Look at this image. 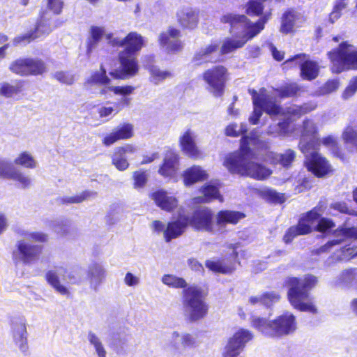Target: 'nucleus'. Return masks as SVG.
<instances>
[{"mask_svg": "<svg viewBox=\"0 0 357 357\" xmlns=\"http://www.w3.org/2000/svg\"><path fill=\"white\" fill-rule=\"evenodd\" d=\"M46 71L45 63L38 59H28V75H42Z\"/></svg>", "mask_w": 357, "mask_h": 357, "instance_id": "nucleus-47", "label": "nucleus"}, {"mask_svg": "<svg viewBox=\"0 0 357 357\" xmlns=\"http://www.w3.org/2000/svg\"><path fill=\"white\" fill-rule=\"evenodd\" d=\"M250 93L252 96L254 111L249 118V121L252 124H257L259 122L262 111H264L271 117L280 116L284 121H291L317 107L314 102H307L301 106L291 105L283 110L275 102L273 98L267 93L265 89H260L259 93L254 89L250 90Z\"/></svg>", "mask_w": 357, "mask_h": 357, "instance_id": "nucleus-3", "label": "nucleus"}, {"mask_svg": "<svg viewBox=\"0 0 357 357\" xmlns=\"http://www.w3.org/2000/svg\"><path fill=\"white\" fill-rule=\"evenodd\" d=\"M345 144L351 149V151H357V127L348 126L342 134Z\"/></svg>", "mask_w": 357, "mask_h": 357, "instance_id": "nucleus-41", "label": "nucleus"}, {"mask_svg": "<svg viewBox=\"0 0 357 357\" xmlns=\"http://www.w3.org/2000/svg\"><path fill=\"white\" fill-rule=\"evenodd\" d=\"M335 223L330 219L322 218L316 223L315 230L319 232H325L335 227Z\"/></svg>", "mask_w": 357, "mask_h": 357, "instance_id": "nucleus-58", "label": "nucleus"}, {"mask_svg": "<svg viewBox=\"0 0 357 357\" xmlns=\"http://www.w3.org/2000/svg\"><path fill=\"white\" fill-rule=\"evenodd\" d=\"M317 277L307 275L303 278H289L286 280V285L289 290L287 293L288 300L291 305L300 311L317 312V308L314 305L309 291L317 284Z\"/></svg>", "mask_w": 357, "mask_h": 357, "instance_id": "nucleus-5", "label": "nucleus"}, {"mask_svg": "<svg viewBox=\"0 0 357 357\" xmlns=\"http://www.w3.org/2000/svg\"><path fill=\"white\" fill-rule=\"evenodd\" d=\"M263 7L257 0H250L247 7V14L251 16L262 15L261 19L252 23L243 15L233 13L224 15L221 18L222 23H229L231 25V33L234 36L226 38L222 42L220 47L221 55L231 53L237 49L241 48L246 42L259 34L264 28V24L270 19V11L262 12Z\"/></svg>", "mask_w": 357, "mask_h": 357, "instance_id": "nucleus-1", "label": "nucleus"}, {"mask_svg": "<svg viewBox=\"0 0 357 357\" xmlns=\"http://www.w3.org/2000/svg\"><path fill=\"white\" fill-rule=\"evenodd\" d=\"M213 219V214L211 210L202 208L194 213L192 220H189V225L197 230L213 234L216 229Z\"/></svg>", "mask_w": 357, "mask_h": 357, "instance_id": "nucleus-16", "label": "nucleus"}, {"mask_svg": "<svg viewBox=\"0 0 357 357\" xmlns=\"http://www.w3.org/2000/svg\"><path fill=\"white\" fill-rule=\"evenodd\" d=\"M333 73H340L347 69H357V47L342 43L338 49L328 53Z\"/></svg>", "mask_w": 357, "mask_h": 357, "instance_id": "nucleus-9", "label": "nucleus"}, {"mask_svg": "<svg viewBox=\"0 0 357 357\" xmlns=\"http://www.w3.org/2000/svg\"><path fill=\"white\" fill-rule=\"evenodd\" d=\"M161 281L164 284L176 289L184 288L187 284L184 279L172 274L164 275L161 278Z\"/></svg>", "mask_w": 357, "mask_h": 357, "instance_id": "nucleus-48", "label": "nucleus"}, {"mask_svg": "<svg viewBox=\"0 0 357 357\" xmlns=\"http://www.w3.org/2000/svg\"><path fill=\"white\" fill-rule=\"evenodd\" d=\"M317 135V127L314 122L308 119L304 121L299 144V148L302 153H306L308 148L319 145Z\"/></svg>", "mask_w": 357, "mask_h": 357, "instance_id": "nucleus-21", "label": "nucleus"}, {"mask_svg": "<svg viewBox=\"0 0 357 357\" xmlns=\"http://www.w3.org/2000/svg\"><path fill=\"white\" fill-rule=\"evenodd\" d=\"M176 17L181 26L191 29L197 26L199 21L198 13L190 7L179 8L176 13Z\"/></svg>", "mask_w": 357, "mask_h": 357, "instance_id": "nucleus-28", "label": "nucleus"}, {"mask_svg": "<svg viewBox=\"0 0 357 357\" xmlns=\"http://www.w3.org/2000/svg\"><path fill=\"white\" fill-rule=\"evenodd\" d=\"M295 157V151L291 149H287L282 154L270 153L267 156V160L272 164H280L283 167H287L294 160Z\"/></svg>", "mask_w": 357, "mask_h": 357, "instance_id": "nucleus-35", "label": "nucleus"}, {"mask_svg": "<svg viewBox=\"0 0 357 357\" xmlns=\"http://www.w3.org/2000/svg\"><path fill=\"white\" fill-rule=\"evenodd\" d=\"M97 197V192L86 190L73 196H66L62 199L64 204H79L84 201L91 200Z\"/></svg>", "mask_w": 357, "mask_h": 357, "instance_id": "nucleus-40", "label": "nucleus"}, {"mask_svg": "<svg viewBox=\"0 0 357 357\" xmlns=\"http://www.w3.org/2000/svg\"><path fill=\"white\" fill-rule=\"evenodd\" d=\"M90 37L86 41V53L91 54L102 36L105 34L104 26H91L89 31Z\"/></svg>", "mask_w": 357, "mask_h": 357, "instance_id": "nucleus-37", "label": "nucleus"}, {"mask_svg": "<svg viewBox=\"0 0 357 357\" xmlns=\"http://www.w3.org/2000/svg\"><path fill=\"white\" fill-rule=\"evenodd\" d=\"M149 70L151 75V81L155 84L171 76L170 72L160 70L156 66H151Z\"/></svg>", "mask_w": 357, "mask_h": 357, "instance_id": "nucleus-52", "label": "nucleus"}, {"mask_svg": "<svg viewBox=\"0 0 357 357\" xmlns=\"http://www.w3.org/2000/svg\"><path fill=\"white\" fill-rule=\"evenodd\" d=\"M105 270L102 265L93 264L91 265L87 271V278L91 289L97 291L105 278Z\"/></svg>", "mask_w": 357, "mask_h": 357, "instance_id": "nucleus-31", "label": "nucleus"}, {"mask_svg": "<svg viewBox=\"0 0 357 357\" xmlns=\"http://www.w3.org/2000/svg\"><path fill=\"white\" fill-rule=\"evenodd\" d=\"M299 90L298 86L296 83H292L281 87L277 91L280 97L288 98L296 95Z\"/></svg>", "mask_w": 357, "mask_h": 357, "instance_id": "nucleus-54", "label": "nucleus"}, {"mask_svg": "<svg viewBox=\"0 0 357 357\" xmlns=\"http://www.w3.org/2000/svg\"><path fill=\"white\" fill-rule=\"evenodd\" d=\"M203 79L208 84V90L215 97L224 93L225 85L228 79L227 70L222 66H217L206 70Z\"/></svg>", "mask_w": 357, "mask_h": 357, "instance_id": "nucleus-13", "label": "nucleus"}, {"mask_svg": "<svg viewBox=\"0 0 357 357\" xmlns=\"http://www.w3.org/2000/svg\"><path fill=\"white\" fill-rule=\"evenodd\" d=\"M205 266L214 273L222 274H230L236 269L234 263L225 259L212 258L208 259L205 262Z\"/></svg>", "mask_w": 357, "mask_h": 357, "instance_id": "nucleus-30", "label": "nucleus"}, {"mask_svg": "<svg viewBox=\"0 0 357 357\" xmlns=\"http://www.w3.org/2000/svg\"><path fill=\"white\" fill-rule=\"evenodd\" d=\"M339 87V82L335 79L328 81L319 90L318 95L324 96L336 91Z\"/></svg>", "mask_w": 357, "mask_h": 357, "instance_id": "nucleus-57", "label": "nucleus"}, {"mask_svg": "<svg viewBox=\"0 0 357 357\" xmlns=\"http://www.w3.org/2000/svg\"><path fill=\"white\" fill-rule=\"evenodd\" d=\"M120 101L118 103H115L116 107L112 106L102 107L99 109V115L100 117H108L111 116L113 113L114 114H117L121 109V106L126 107V105H122L119 104Z\"/></svg>", "mask_w": 357, "mask_h": 357, "instance_id": "nucleus-59", "label": "nucleus"}, {"mask_svg": "<svg viewBox=\"0 0 357 357\" xmlns=\"http://www.w3.org/2000/svg\"><path fill=\"white\" fill-rule=\"evenodd\" d=\"M112 339L111 347L114 348L116 353L121 354L125 352L128 342V335L124 331H117L114 333Z\"/></svg>", "mask_w": 357, "mask_h": 357, "instance_id": "nucleus-39", "label": "nucleus"}, {"mask_svg": "<svg viewBox=\"0 0 357 357\" xmlns=\"http://www.w3.org/2000/svg\"><path fill=\"white\" fill-rule=\"evenodd\" d=\"M47 6L54 13L59 14L63 8V1L61 0H47Z\"/></svg>", "mask_w": 357, "mask_h": 357, "instance_id": "nucleus-64", "label": "nucleus"}, {"mask_svg": "<svg viewBox=\"0 0 357 357\" xmlns=\"http://www.w3.org/2000/svg\"><path fill=\"white\" fill-rule=\"evenodd\" d=\"M90 84H99L100 89L99 94L105 98H110L112 93L121 96L120 105L129 106L132 98L128 96L133 93L135 88L130 85L114 86L111 84L110 79L106 75V70L101 67L100 71L94 73L87 80Z\"/></svg>", "mask_w": 357, "mask_h": 357, "instance_id": "nucleus-7", "label": "nucleus"}, {"mask_svg": "<svg viewBox=\"0 0 357 357\" xmlns=\"http://www.w3.org/2000/svg\"><path fill=\"white\" fill-rule=\"evenodd\" d=\"M17 250L14 252V256L19 257L25 264H29L36 260L41 252V248L37 245H31L24 241L17 243Z\"/></svg>", "mask_w": 357, "mask_h": 357, "instance_id": "nucleus-23", "label": "nucleus"}, {"mask_svg": "<svg viewBox=\"0 0 357 357\" xmlns=\"http://www.w3.org/2000/svg\"><path fill=\"white\" fill-rule=\"evenodd\" d=\"M295 63L300 66L301 77L307 80H312L317 77L319 67L316 62L310 60L305 54L296 55L291 59L287 61L284 64Z\"/></svg>", "mask_w": 357, "mask_h": 357, "instance_id": "nucleus-20", "label": "nucleus"}, {"mask_svg": "<svg viewBox=\"0 0 357 357\" xmlns=\"http://www.w3.org/2000/svg\"><path fill=\"white\" fill-rule=\"evenodd\" d=\"M183 183L186 187L208 178V174L202 167L193 165L186 169L182 174Z\"/></svg>", "mask_w": 357, "mask_h": 357, "instance_id": "nucleus-27", "label": "nucleus"}, {"mask_svg": "<svg viewBox=\"0 0 357 357\" xmlns=\"http://www.w3.org/2000/svg\"><path fill=\"white\" fill-rule=\"evenodd\" d=\"M189 225V219L181 214L179 212L176 220L169 222L168 224L160 220H154L151 225V228L153 232L158 234H162L166 242L180 236Z\"/></svg>", "mask_w": 357, "mask_h": 357, "instance_id": "nucleus-11", "label": "nucleus"}, {"mask_svg": "<svg viewBox=\"0 0 357 357\" xmlns=\"http://www.w3.org/2000/svg\"><path fill=\"white\" fill-rule=\"evenodd\" d=\"M245 215L238 211H220L216 215V225L222 229L227 224L236 225L238 221L243 219Z\"/></svg>", "mask_w": 357, "mask_h": 357, "instance_id": "nucleus-32", "label": "nucleus"}, {"mask_svg": "<svg viewBox=\"0 0 357 357\" xmlns=\"http://www.w3.org/2000/svg\"><path fill=\"white\" fill-rule=\"evenodd\" d=\"M179 29L169 26L167 30L162 31L159 36L160 46L168 52L179 51L183 47Z\"/></svg>", "mask_w": 357, "mask_h": 357, "instance_id": "nucleus-18", "label": "nucleus"}, {"mask_svg": "<svg viewBox=\"0 0 357 357\" xmlns=\"http://www.w3.org/2000/svg\"><path fill=\"white\" fill-rule=\"evenodd\" d=\"M323 213L321 207H314L310 211L304 213L299 219L296 226L291 227L284 236L286 243H290L296 236L305 235L315 230L316 223Z\"/></svg>", "mask_w": 357, "mask_h": 357, "instance_id": "nucleus-10", "label": "nucleus"}, {"mask_svg": "<svg viewBox=\"0 0 357 357\" xmlns=\"http://www.w3.org/2000/svg\"><path fill=\"white\" fill-rule=\"evenodd\" d=\"M179 166L178 155L169 150L165 155L162 165L160 167L158 172L164 177L173 178L176 175Z\"/></svg>", "mask_w": 357, "mask_h": 357, "instance_id": "nucleus-26", "label": "nucleus"}, {"mask_svg": "<svg viewBox=\"0 0 357 357\" xmlns=\"http://www.w3.org/2000/svg\"><path fill=\"white\" fill-rule=\"evenodd\" d=\"M258 141L255 133H252L250 137H243L240 150L227 155L224 161V166L231 173L257 180L266 179L272 174L271 170L252 160L253 153L250 146L256 145Z\"/></svg>", "mask_w": 357, "mask_h": 357, "instance_id": "nucleus-2", "label": "nucleus"}, {"mask_svg": "<svg viewBox=\"0 0 357 357\" xmlns=\"http://www.w3.org/2000/svg\"><path fill=\"white\" fill-rule=\"evenodd\" d=\"M242 350L239 345H237L234 341L229 339L225 347L222 357H237Z\"/></svg>", "mask_w": 357, "mask_h": 357, "instance_id": "nucleus-51", "label": "nucleus"}, {"mask_svg": "<svg viewBox=\"0 0 357 357\" xmlns=\"http://www.w3.org/2000/svg\"><path fill=\"white\" fill-rule=\"evenodd\" d=\"M252 326L266 336L279 337L288 335L297 329L296 317L290 312H285L273 321L253 317Z\"/></svg>", "mask_w": 357, "mask_h": 357, "instance_id": "nucleus-6", "label": "nucleus"}, {"mask_svg": "<svg viewBox=\"0 0 357 357\" xmlns=\"http://www.w3.org/2000/svg\"><path fill=\"white\" fill-rule=\"evenodd\" d=\"M357 91V77L353 78L349 86L346 88L342 93V98L345 100L351 97Z\"/></svg>", "mask_w": 357, "mask_h": 357, "instance_id": "nucleus-62", "label": "nucleus"}, {"mask_svg": "<svg viewBox=\"0 0 357 357\" xmlns=\"http://www.w3.org/2000/svg\"><path fill=\"white\" fill-rule=\"evenodd\" d=\"M138 148L132 144H125L116 147L112 154V164L119 171L123 172L130 167L129 160L134 158Z\"/></svg>", "mask_w": 357, "mask_h": 357, "instance_id": "nucleus-15", "label": "nucleus"}, {"mask_svg": "<svg viewBox=\"0 0 357 357\" xmlns=\"http://www.w3.org/2000/svg\"><path fill=\"white\" fill-rule=\"evenodd\" d=\"M262 305L271 306L280 299L279 294L275 291L266 292L261 294Z\"/></svg>", "mask_w": 357, "mask_h": 357, "instance_id": "nucleus-56", "label": "nucleus"}, {"mask_svg": "<svg viewBox=\"0 0 357 357\" xmlns=\"http://www.w3.org/2000/svg\"><path fill=\"white\" fill-rule=\"evenodd\" d=\"M334 234L337 238L329 241L324 245L321 246L318 250V253L330 251L336 245H340L343 243L349 236L348 231L346 229L337 230L335 231Z\"/></svg>", "mask_w": 357, "mask_h": 357, "instance_id": "nucleus-42", "label": "nucleus"}, {"mask_svg": "<svg viewBox=\"0 0 357 357\" xmlns=\"http://www.w3.org/2000/svg\"><path fill=\"white\" fill-rule=\"evenodd\" d=\"M317 146L308 148L305 155V165L307 169L318 177H322L332 171L331 166L325 158L317 152Z\"/></svg>", "mask_w": 357, "mask_h": 357, "instance_id": "nucleus-14", "label": "nucleus"}, {"mask_svg": "<svg viewBox=\"0 0 357 357\" xmlns=\"http://www.w3.org/2000/svg\"><path fill=\"white\" fill-rule=\"evenodd\" d=\"M22 84L20 82L13 84L2 82L0 84V96L6 98H12L22 91Z\"/></svg>", "mask_w": 357, "mask_h": 357, "instance_id": "nucleus-44", "label": "nucleus"}, {"mask_svg": "<svg viewBox=\"0 0 357 357\" xmlns=\"http://www.w3.org/2000/svg\"><path fill=\"white\" fill-rule=\"evenodd\" d=\"M220 51L219 43L212 42L211 43L202 47L195 55L194 62L197 65H200L205 62H211L216 61L218 57L215 56Z\"/></svg>", "mask_w": 357, "mask_h": 357, "instance_id": "nucleus-29", "label": "nucleus"}, {"mask_svg": "<svg viewBox=\"0 0 357 357\" xmlns=\"http://www.w3.org/2000/svg\"><path fill=\"white\" fill-rule=\"evenodd\" d=\"M247 131V126L245 124H241L240 128L238 129L236 124L232 123L227 126L225 128V135L231 137H236L241 134H243Z\"/></svg>", "mask_w": 357, "mask_h": 357, "instance_id": "nucleus-55", "label": "nucleus"}, {"mask_svg": "<svg viewBox=\"0 0 357 357\" xmlns=\"http://www.w3.org/2000/svg\"><path fill=\"white\" fill-rule=\"evenodd\" d=\"M13 341L22 352L28 349L27 331L26 323L23 319L15 320L12 323Z\"/></svg>", "mask_w": 357, "mask_h": 357, "instance_id": "nucleus-25", "label": "nucleus"}, {"mask_svg": "<svg viewBox=\"0 0 357 357\" xmlns=\"http://www.w3.org/2000/svg\"><path fill=\"white\" fill-rule=\"evenodd\" d=\"M151 198L158 207L167 212L173 211L178 206V199L171 193L163 190L152 193Z\"/></svg>", "mask_w": 357, "mask_h": 357, "instance_id": "nucleus-24", "label": "nucleus"}, {"mask_svg": "<svg viewBox=\"0 0 357 357\" xmlns=\"http://www.w3.org/2000/svg\"><path fill=\"white\" fill-rule=\"evenodd\" d=\"M15 165L29 169H33L37 166L34 157L28 151L20 153L14 161Z\"/></svg>", "mask_w": 357, "mask_h": 357, "instance_id": "nucleus-46", "label": "nucleus"}, {"mask_svg": "<svg viewBox=\"0 0 357 357\" xmlns=\"http://www.w3.org/2000/svg\"><path fill=\"white\" fill-rule=\"evenodd\" d=\"M123 282L128 287H135L140 284V278L130 272H128L124 277Z\"/></svg>", "mask_w": 357, "mask_h": 357, "instance_id": "nucleus-61", "label": "nucleus"}, {"mask_svg": "<svg viewBox=\"0 0 357 357\" xmlns=\"http://www.w3.org/2000/svg\"><path fill=\"white\" fill-rule=\"evenodd\" d=\"M4 177L16 181L19 186L24 188L29 186L31 184V179L27 175L9 165H8V173H6Z\"/></svg>", "mask_w": 357, "mask_h": 357, "instance_id": "nucleus-38", "label": "nucleus"}, {"mask_svg": "<svg viewBox=\"0 0 357 357\" xmlns=\"http://www.w3.org/2000/svg\"><path fill=\"white\" fill-rule=\"evenodd\" d=\"M357 279V273L354 270H345L334 280V284L342 287L351 286Z\"/></svg>", "mask_w": 357, "mask_h": 357, "instance_id": "nucleus-43", "label": "nucleus"}, {"mask_svg": "<svg viewBox=\"0 0 357 357\" xmlns=\"http://www.w3.org/2000/svg\"><path fill=\"white\" fill-rule=\"evenodd\" d=\"M197 135L191 129L183 132L179 138L178 143L181 151L189 158L199 159L202 158V153L196 143Z\"/></svg>", "mask_w": 357, "mask_h": 357, "instance_id": "nucleus-17", "label": "nucleus"}, {"mask_svg": "<svg viewBox=\"0 0 357 357\" xmlns=\"http://www.w3.org/2000/svg\"><path fill=\"white\" fill-rule=\"evenodd\" d=\"M87 339L90 344L93 347L98 357H106L107 351L100 338L94 333L89 332Z\"/></svg>", "mask_w": 357, "mask_h": 357, "instance_id": "nucleus-45", "label": "nucleus"}, {"mask_svg": "<svg viewBox=\"0 0 357 357\" xmlns=\"http://www.w3.org/2000/svg\"><path fill=\"white\" fill-rule=\"evenodd\" d=\"M134 188H142L145 186L148 180V174L143 170H137L133 172Z\"/></svg>", "mask_w": 357, "mask_h": 357, "instance_id": "nucleus-53", "label": "nucleus"}, {"mask_svg": "<svg viewBox=\"0 0 357 357\" xmlns=\"http://www.w3.org/2000/svg\"><path fill=\"white\" fill-rule=\"evenodd\" d=\"M171 341L177 350H183L196 345V337L190 333L174 331L171 335Z\"/></svg>", "mask_w": 357, "mask_h": 357, "instance_id": "nucleus-33", "label": "nucleus"}, {"mask_svg": "<svg viewBox=\"0 0 357 357\" xmlns=\"http://www.w3.org/2000/svg\"><path fill=\"white\" fill-rule=\"evenodd\" d=\"M286 122H278L275 125L270 126L268 133L271 135H282L287 131Z\"/></svg>", "mask_w": 357, "mask_h": 357, "instance_id": "nucleus-63", "label": "nucleus"}, {"mask_svg": "<svg viewBox=\"0 0 357 357\" xmlns=\"http://www.w3.org/2000/svg\"><path fill=\"white\" fill-rule=\"evenodd\" d=\"M105 36L112 45L126 47V49L119 53V69L111 71L109 75L120 79L135 76L138 72L135 54L144 46V38L137 32H130L123 39L112 38V33L105 34Z\"/></svg>", "mask_w": 357, "mask_h": 357, "instance_id": "nucleus-4", "label": "nucleus"}, {"mask_svg": "<svg viewBox=\"0 0 357 357\" xmlns=\"http://www.w3.org/2000/svg\"><path fill=\"white\" fill-rule=\"evenodd\" d=\"M46 280L50 285L59 294L64 296L70 294L69 289L62 282L66 284H77L73 272L59 266L49 271L46 273Z\"/></svg>", "mask_w": 357, "mask_h": 357, "instance_id": "nucleus-12", "label": "nucleus"}, {"mask_svg": "<svg viewBox=\"0 0 357 357\" xmlns=\"http://www.w3.org/2000/svg\"><path fill=\"white\" fill-rule=\"evenodd\" d=\"M305 22L306 17L303 14L294 10H288L282 15L280 31L284 34L292 33L303 26Z\"/></svg>", "mask_w": 357, "mask_h": 357, "instance_id": "nucleus-22", "label": "nucleus"}, {"mask_svg": "<svg viewBox=\"0 0 357 357\" xmlns=\"http://www.w3.org/2000/svg\"><path fill=\"white\" fill-rule=\"evenodd\" d=\"M134 126L130 123H123L114 128L111 132L106 135L102 143L105 146H110L121 140H126L134 137Z\"/></svg>", "mask_w": 357, "mask_h": 357, "instance_id": "nucleus-19", "label": "nucleus"}, {"mask_svg": "<svg viewBox=\"0 0 357 357\" xmlns=\"http://www.w3.org/2000/svg\"><path fill=\"white\" fill-rule=\"evenodd\" d=\"M54 77L61 83L66 84H72L75 81V76L66 72H56Z\"/></svg>", "mask_w": 357, "mask_h": 357, "instance_id": "nucleus-60", "label": "nucleus"}, {"mask_svg": "<svg viewBox=\"0 0 357 357\" xmlns=\"http://www.w3.org/2000/svg\"><path fill=\"white\" fill-rule=\"evenodd\" d=\"M204 293L202 289L191 285L183 291V305L186 316L191 321H197L207 313L208 307L204 302Z\"/></svg>", "mask_w": 357, "mask_h": 357, "instance_id": "nucleus-8", "label": "nucleus"}, {"mask_svg": "<svg viewBox=\"0 0 357 357\" xmlns=\"http://www.w3.org/2000/svg\"><path fill=\"white\" fill-rule=\"evenodd\" d=\"M203 197H198L194 199L195 203L208 202L213 199H217L220 202H222V197L220 195L218 188L211 184H207L201 189Z\"/></svg>", "mask_w": 357, "mask_h": 357, "instance_id": "nucleus-36", "label": "nucleus"}, {"mask_svg": "<svg viewBox=\"0 0 357 357\" xmlns=\"http://www.w3.org/2000/svg\"><path fill=\"white\" fill-rule=\"evenodd\" d=\"M10 70L20 75H28V59H21L13 62Z\"/></svg>", "mask_w": 357, "mask_h": 357, "instance_id": "nucleus-50", "label": "nucleus"}, {"mask_svg": "<svg viewBox=\"0 0 357 357\" xmlns=\"http://www.w3.org/2000/svg\"><path fill=\"white\" fill-rule=\"evenodd\" d=\"M252 337L253 335L249 331L240 329L230 339L234 341L237 345H239L240 348L243 349L245 344L251 340Z\"/></svg>", "mask_w": 357, "mask_h": 357, "instance_id": "nucleus-49", "label": "nucleus"}, {"mask_svg": "<svg viewBox=\"0 0 357 357\" xmlns=\"http://www.w3.org/2000/svg\"><path fill=\"white\" fill-rule=\"evenodd\" d=\"M52 31V25L50 22L42 19L38 24L34 33L19 36L14 40L15 44L29 42L31 40L39 38L40 36L49 33Z\"/></svg>", "mask_w": 357, "mask_h": 357, "instance_id": "nucleus-34", "label": "nucleus"}]
</instances>
